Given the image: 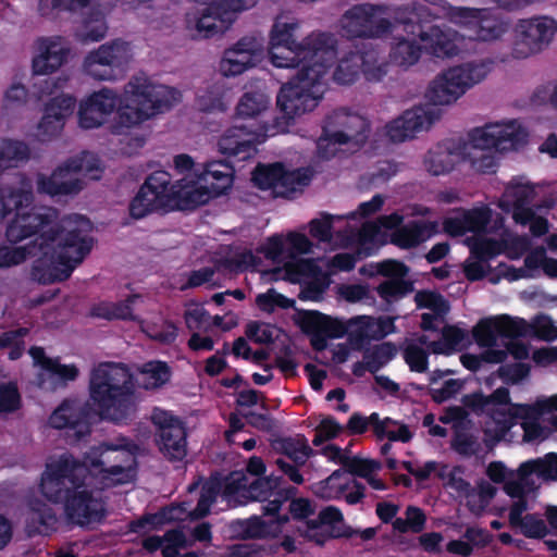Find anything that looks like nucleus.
I'll return each mask as SVG.
<instances>
[{
    "label": "nucleus",
    "mask_w": 557,
    "mask_h": 557,
    "mask_svg": "<svg viewBox=\"0 0 557 557\" xmlns=\"http://www.w3.org/2000/svg\"><path fill=\"white\" fill-rule=\"evenodd\" d=\"M88 472L100 476L106 485H116L135 479L137 461L133 453L121 447L101 446L87 456Z\"/></svg>",
    "instance_id": "nucleus-8"
},
{
    "label": "nucleus",
    "mask_w": 557,
    "mask_h": 557,
    "mask_svg": "<svg viewBox=\"0 0 557 557\" xmlns=\"http://www.w3.org/2000/svg\"><path fill=\"white\" fill-rule=\"evenodd\" d=\"M169 380V369L163 362H149L144 366L139 384L146 389H154Z\"/></svg>",
    "instance_id": "nucleus-50"
},
{
    "label": "nucleus",
    "mask_w": 557,
    "mask_h": 557,
    "mask_svg": "<svg viewBox=\"0 0 557 557\" xmlns=\"http://www.w3.org/2000/svg\"><path fill=\"white\" fill-rule=\"evenodd\" d=\"M472 335L479 346L488 348L494 346L497 337H499L496 318H485L480 320L473 327Z\"/></svg>",
    "instance_id": "nucleus-54"
},
{
    "label": "nucleus",
    "mask_w": 557,
    "mask_h": 557,
    "mask_svg": "<svg viewBox=\"0 0 557 557\" xmlns=\"http://www.w3.org/2000/svg\"><path fill=\"white\" fill-rule=\"evenodd\" d=\"M397 347L392 342H383L374 345L363 354V359L367 360L368 371L375 374L385 364L395 358Z\"/></svg>",
    "instance_id": "nucleus-41"
},
{
    "label": "nucleus",
    "mask_w": 557,
    "mask_h": 557,
    "mask_svg": "<svg viewBox=\"0 0 557 557\" xmlns=\"http://www.w3.org/2000/svg\"><path fill=\"white\" fill-rule=\"evenodd\" d=\"M196 175L203 181L214 196H220L232 187L234 169L225 161H211Z\"/></svg>",
    "instance_id": "nucleus-28"
},
{
    "label": "nucleus",
    "mask_w": 557,
    "mask_h": 557,
    "mask_svg": "<svg viewBox=\"0 0 557 557\" xmlns=\"http://www.w3.org/2000/svg\"><path fill=\"white\" fill-rule=\"evenodd\" d=\"M370 133L366 117L345 108L336 109L324 119L322 134L315 139V158L330 160L342 146L356 152L367 144Z\"/></svg>",
    "instance_id": "nucleus-5"
},
{
    "label": "nucleus",
    "mask_w": 557,
    "mask_h": 557,
    "mask_svg": "<svg viewBox=\"0 0 557 557\" xmlns=\"http://www.w3.org/2000/svg\"><path fill=\"white\" fill-rule=\"evenodd\" d=\"M337 59L336 39L327 33H315V86L324 71Z\"/></svg>",
    "instance_id": "nucleus-32"
},
{
    "label": "nucleus",
    "mask_w": 557,
    "mask_h": 557,
    "mask_svg": "<svg viewBox=\"0 0 557 557\" xmlns=\"http://www.w3.org/2000/svg\"><path fill=\"white\" fill-rule=\"evenodd\" d=\"M363 57L359 52L349 51L338 61L333 73L334 82L339 85L354 84L359 77Z\"/></svg>",
    "instance_id": "nucleus-36"
},
{
    "label": "nucleus",
    "mask_w": 557,
    "mask_h": 557,
    "mask_svg": "<svg viewBox=\"0 0 557 557\" xmlns=\"http://www.w3.org/2000/svg\"><path fill=\"white\" fill-rule=\"evenodd\" d=\"M168 190L171 210H193L215 197L208 186H198L195 183L182 184V182H177L172 185L170 182Z\"/></svg>",
    "instance_id": "nucleus-25"
},
{
    "label": "nucleus",
    "mask_w": 557,
    "mask_h": 557,
    "mask_svg": "<svg viewBox=\"0 0 557 557\" xmlns=\"http://www.w3.org/2000/svg\"><path fill=\"white\" fill-rule=\"evenodd\" d=\"M261 58L249 54L248 52H239L233 48L225 50L221 62V70L225 75H238L245 70L255 66Z\"/></svg>",
    "instance_id": "nucleus-40"
},
{
    "label": "nucleus",
    "mask_w": 557,
    "mask_h": 557,
    "mask_svg": "<svg viewBox=\"0 0 557 557\" xmlns=\"http://www.w3.org/2000/svg\"><path fill=\"white\" fill-rule=\"evenodd\" d=\"M29 354L35 363L51 375L62 380H74L77 375V369L74 366H63L58 359L48 358L41 347H32Z\"/></svg>",
    "instance_id": "nucleus-38"
},
{
    "label": "nucleus",
    "mask_w": 557,
    "mask_h": 557,
    "mask_svg": "<svg viewBox=\"0 0 557 557\" xmlns=\"http://www.w3.org/2000/svg\"><path fill=\"white\" fill-rule=\"evenodd\" d=\"M345 431V428L337 420L327 416L324 417L318 425H315V447L321 446L324 442L331 441Z\"/></svg>",
    "instance_id": "nucleus-63"
},
{
    "label": "nucleus",
    "mask_w": 557,
    "mask_h": 557,
    "mask_svg": "<svg viewBox=\"0 0 557 557\" xmlns=\"http://www.w3.org/2000/svg\"><path fill=\"white\" fill-rule=\"evenodd\" d=\"M30 157L28 146L20 140L3 139L0 141V175L16 166L20 162L27 161Z\"/></svg>",
    "instance_id": "nucleus-35"
},
{
    "label": "nucleus",
    "mask_w": 557,
    "mask_h": 557,
    "mask_svg": "<svg viewBox=\"0 0 557 557\" xmlns=\"http://www.w3.org/2000/svg\"><path fill=\"white\" fill-rule=\"evenodd\" d=\"M85 419L82 406L74 401H64L50 416L49 422L55 429L75 428Z\"/></svg>",
    "instance_id": "nucleus-37"
},
{
    "label": "nucleus",
    "mask_w": 557,
    "mask_h": 557,
    "mask_svg": "<svg viewBox=\"0 0 557 557\" xmlns=\"http://www.w3.org/2000/svg\"><path fill=\"white\" fill-rule=\"evenodd\" d=\"M129 58L128 45L121 40H114L89 52L84 61V70L95 79H112L114 78V67L123 65Z\"/></svg>",
    "instance_id": "nucleus-17"
},
{
    "label": "nucleus",
    "mask_w": 557,
    "mask_h": 557,
    "mask_svg": "<svg viewBox=\"0 0 557 557\" xmlns=\"http://www.w3.org/2000/svg\"><path fill=\"white\" fill-rule=\"evenodd\" d=\"M38 54L33 60L35 74L46 75L58 70L66 60L70 49L61 37L37 40Z\"/></svg>",
    "instance_id": "nucleus-24"
},
{
    "label": "nucleus",
    "mask_w": 557,
    "mask_h": 557,
    "mask_svg": "<svg viewBox=\"0 0 557 557\" xmlns=\"http://www.w3.org/2000/svg\"><path fill=\"white\" fill-rule=\"evenodd\" d=\"M487 75L483 63H466L448 69L438 75L429 86L425 98L430 108L447 106L460 98L470 87L480 83Z\"/></svg>",
    "instance_id": "nucleus-7"
},
{
    "label": "nucleus",
    "mask_w": 557,
    "mask_h": 557,
    "mask_svg": "<svg viewBox=\"0 0 557 557\" xmlns=\"http://www.w3.org/2000/svg\"><path fill=\"white\" fill-rule=\"evenodd\" d=\"M143 547L149 553L161 548L163 557H177L178 549L187 547V540L183 531L170 530L162 537L149 536L145 539Z\"/></svg>",
    "instance_id": "nucleus-31"
},
{
    "label": "nucleus",
    "mask_w": 557,
    "mask_h": 557,
    "mask_svg": "<svg viewBox=\"0 0 557 557\" xmlns=\"http://www.w3.org/2000/svg\"><path fill=\"white\" fill-rule=\"evenodd\" d=\"M74 172L84 174L91 180H99L103 172L101 160L92 152L83 151L77 156L67 159Z\"/></svg>",
    "instance_id": "nucleus-42"
},
{
    "label": "nucleus",
    "mask_w": 557,
    "mask_h": 557,
    "mask_svg": "<svg viewBox=\"0 0 557 557\" xmlns=\"http://www.w3.org/2000/svg\"><path fill=\"white\" fill-rule=\"evenodd\" d=\"M311 248L309 238L298 232H290L285 237L274 236L269 239L267 246V256L273 260L285 261L287 263H296L297 257L308 252Z\"/></svg>",
    "instance_id": "nucleus-22"
},
{
    "label": "nucleus",
    "mask_w": 557,
    "mask_h": 557,
    "mask_svg": "<svg viewBox=\"0 0 557 557\" xmlns=\"http://www.w3.org/2000/svg\"><path fill=\"white\" fill-rule=\"evenodd\" d=\"M451 448L458 455L470 458L480 451L481 445L472 434L458 431L451 440Z\"/></svg>",
    "instance_id": "nucleus-64"
},
{
    "label": "nucleus",
    "mask_w": 557,
    "mask_h": 557,
    "mask_svg": "<svg viewBox=\"0 0 557 557\" xmlns=\"http://www.w3.org/2000/svg\"><path fill=\"white\" fill-rule=\"evenodd\" d=\"M414 302L417 308L430 309L436 315H444L449 310L447 300L440 293L433 290L423 289L417 292Z\"/></svg>",
    "instance_id": "nucleus-52"
},
{
    "label": "nucleus",
    "mask_w": 557,
    "mask_h": 557,
    "mask_svg": "<svg viewBox=\"0 0 557 557\" xmlns=\"http://www.w3.org/2000/svg\"><path fill=\"white\" fill-rule=\"evenodd\" d=\"M437 17L429 7L417 2L399 9L396 16L397 22L403 24V29L407 35L418 37L422 45L403 36L394 37V44L389 51V60L394 65L407 70L418 63L423 50L442 59L458 53L455 42L456 33L436 24Z\"/></svg>",
    "instance_id": "nucleus-2"
},
{
    "label": "nucleus",
    "mask_w": 557,
    "mask_h": 557,
    "mask_svg": "<svg viewBox=\"0 0 557 557\" xmlns=\"http://www.w3.org/2000/svg\"><path fill=\"white\" fill-rule=\"evenodd\" d=\"M496 318L499 337L516 339L529 335L530 324L522 318L503 314Z\"/></svg>",
    "instance_id": "nucleus-47"
},
{
    "label": "nucleus",
    "mask_w": 557,
    "mask_h": 557,
    "mask_svg": "<svg viewBox=\"0 0 557 557\" xmlns=\"http://www.w3.org/2000/svg\"><path fill=\"white\" fill-rule=\"evenodd\" d=\"M116 95L110 89L94 92L79 107V124L84 128L100 126L116 107Z\"/></svg>",
    "instance_id": "nucleus-21"
},
{
    "label": "nucleus",
    "mask_w": 557,
    "mask_h": 557,
    "mask_svg": "<svg viewBox=\"0 0 557 557\" xmlns=\"http://www.w3.org/2000/svg\"><path fill=\"white\" fill-rule=\"evenodd\" d=\"M59 215V211L52 207H32L16 212L7 227L10 242L16 243L40 233V247L51 246L47 273H41L44 262L33 269V277L39 283L66 280L90 250L85 239V234L90 231L89 221L78 214L62 219Z\"/></svg>",
    "instance_id": "nucleus-1"
},
{
    "label": "nucleus",
    "mask_w": 557,
    "mask_h": 557,
    "mask_svg": "<svg viewBox=\"0 0 557 557\" xmlns=\"http://www.w3.org/2000/svg\"><path fill=\"white\" fill-rule=\"evenodd\" d=\"M281 484V479L270 475L250 478L244 471L231 472L224 481L222 496L231 507L247 504L250 500H267Z\"/></svg>",
    "instance_id": "nucleus-10"
},
{
    "label": "nucleus",
    "mask_w": 557,
    "mask_h": 557,
    "mask_svg": "<svg viewBox=\"0 0 557 557\" xmlns=\"http://www.w3.org/2000/svg\"><path fill=\"white\" fill-rule=\"evenodd\" d=\"M21 186L3 187L0 188V202H1V216L4 218L12 210L16 212L27 209V206L33 201V185L30 178L25 174L18 173L17 175Z\"/></svg>",
    "instance_id": "nucleus-27"
},
{
    "label": "nucleus",
    "mask_w": 557,
    "mask_h": 557,
    "mask_svg": "<svg viewBox=\"0 0 557 557\" xmlns=\"http://www.w3.org/2000/svg\"><path fill=\"white\" fill-rule=\"evenodd\" d=\"M405 362L408 364L410 371L417 373H424L429 369V351L421 346L410 343L403 352Z\"/></svg>",
    "instance_id": "nucleus-56"
},
{
    "label": "nucleus",
    "mask_w": 557,
    "mask_h": 557,
    "mask_svg": "<svg viewBox=\"0 0 557 557\" xmlns=\"http://www.w3.org/2000/svg\"><path fill=\"white\" fill-rule=\"evenodd\" d=\"M438 231L435 221L411 220L391 235V243L401 249L418 247Z\"/></svg>",
    "instance_id": "nucleus-26"
},
{
    "label": "nucleus",
    "mask_w": 557,
    "mask_h": 557,
    "mask_svg": "<svg viewBox=\"0 0 557 557\" xmlns=\"http://www.w3.org/2000/svg\"><path fill=\"white\" fill-rule=\"evenodd\" d=\"M381 4L362 3L347 10L341 18L342 30L347 38H380L391 32L392 23L377 13H385Z\"/></svg>",
    "instance_id": "nucleus-11"
},
{
    "label": "nucleus",
    "mask_w": 557,
    "mask_h": 557,
    "mask_svg": "<svg viewBox=\"0 0 557 557\" xmlns=\"http://www.w3.org/2000/svg\"><path fill=\"white\" fill-rule=\"evenodd\" d=\"M487 12L485 9H475L468 7H450L447 15L451 23L467 28L470 33L479 22L480 15Z\"/></svg>",
    "instance_id": "nucleus-53"
},
{
    "label": "nucleus",
    "mask_w": 557,
    "mask_h": 557,
    "mask_svg": "<svg viewBox=\"0 0 557 557\" xmlns=\"http://www.w3.org/2000/svg\"><path fill=\"white\" fill-rule=\"evenodd\" d=\"M347 334V325L315 310V351L324 348L323 337L341 338Z\"/></svg>",
    "instance_id": "nucleus-34"
},
{
    "label": "nucleus",
    "mask_w": 557,
    "mask_h": 557,
    "mask_svg": "<svg viewBox=\"0 0 557 557\" xmlns=\"http://www.w3.org/2000/svg\"><path fill=\"white\" fill-rule=\"evenodd\" d=\"M272 447L276 453L287 456L297 466L304 465L311 451L309 446L294 438L275 440L272 442Z\"/></svg>",
    "instance_id": "nucleus-43"
},
{
    "label": "nucleus",
    "mask_w": 557,
    "mask_h": 557,
    "mask_svg": "<svg viewBox=\"0 0 557 557\" xmlns=\"http://www.w3.org/2000/svg\"><path fill=\"white\" fill-rule=\"evenodd\" d=\"M342 467L352 475L367 478L380 468V463L371 459H363L347 454L342 460Z\"/></svg>",
    "instance_id": "nucleus-57"
},
{
    "label": "nucleus",
    "mask_w": 557,
    "mask_h": 557,
    "mask_svg": "<svg viewBox=\"0 0 557 557\" xmlns=\"http://www.w3.org/2000/svg\"><path fill=\"white\" fill-rule=\"evenodd\" d=\"M311 65H304L288 83L282 86L277 96L281 113L294 119L309 110L308 104L313 100Z\"/></svg>",
    "instance_id": "nucleus-15"
},
{
    "label": "nucleus",
    "mask_w": 557,
    "mask_h": 557,
    "mask_svg": "<svg viewBox=\"0 0 557 557\" xmlns=\"http://www.w3.org/2000/svg\"><path fill=\"white\" fill-rule=\"evenodd\" d=\"M134 383L128 369L120 363L99 364L91 374L90 396L103 419L120 421L135 410Z\"/></svg>",
    "instance_id": "nucleus-4"
},
{
    "label": "nucleus",
    "mask_w": 557,
    "mask_h": 557,
    "mask_svg": "<svg viewBox=\"0 0 557 557\" xmlns=\"http://www.w3.org/2000/svg\"><path fill=\"white\" fill-rule=\"evenodd\" d=\"M312 171L310 168L286 170L284 164H258L252 172V182L260 189L271 190L273 197L290 198L310 185Z\"/></svg>",
    "instance_id": "nucleus-9"
},
{
    "label": "nucleus",
    "mask_w": 557,
    "mask_h": 557,
    "mask_svg": "<svg viewBox=\"0 0 557 557\" xmlns=\"http://www.w3.org/2000/svg\"><path fill=\"white\" fill-rule=\"evenodd\" d=\"M428 171L435 176L450 172L454 169V158L449 150L437 147L430 150L424 160Z\"/></svg>",
    "instance_id": "nucleus-48"
},
{
    "label": "nucleus",
    "mask_w": 557,
    "mask_h": 557,
    "mask_svg": "<svg viewBox=\"0 0 557 557\" xmlns=\"http://www.w3.org/2000/svg\"><path fill=\"white\" fill-rule=\"evenodd\" d=\"M374 250L370 247H357L355 252H338L334 255L327 262L331 272L351 271L356 263L363 258L372 256Z\"/></svg>",
    "instance_id": "nucleus-44"
},
{
    "label": "nucleus",
    "mask_w": 557,
    "mask_h": 557,
    "mask_svg": "<svg viewBox=\"0 0 557 557\" xmlns=\"http://www.w3.org/2000/svg\"><path fill=\"white\" fill-rule=\"evenodd\" d=\"M287 275L292 282H304L306 288L299 293L300 299H313V262L300 260L296 263H287Z\"/></svg>",
    "instance_id": "nucleus-39"
},
{
    "label": "nucleus",
    "mask_w": 557,
    "mask_h": 557,
    "mask_svg": "<svg viewBox=\"0 0 557 557\" xmlns=\"http://www.w3.org/2000/svg\"><path fill=\"white\" fill-rule=\"evenodd\" d=\"M289 512L292 513L294 519L299 520L301 522L302 525L297 527L300 534L311 540L312 535L310 532L313 527L312 524H310L309 521H304L311 513L310 500L307 498L293 499L289 505Z\"/></svg>",
    "instance_id": "nucleus-58"
},
{
    "label": "nucleus",
    "mask_w": 557,
    "mask_h": 557,
    "mask_svg": "<svg viewBox=\"0 0 557 557\" xmlns=\"http://www.w3.org/2000/svg\"><path fill=\"white\" fill-rule=\"evenodd\" d=\"M125 106L119 111L121 125L131 127L156 115L171 106L170 92L164 86H156L147 78L135 77L126 86Z\"/></svg>",
    "instance_id": "nucleus-6"
},
{
    "label": "nucleus",
    "mask_w": 557,
    "mask_h": 557,
    "mask_svg": "<svg viewBox=\"0 0 557 557\" xmlns=\"http://www.w3.org/2000/svg\"><path fill=\"white\" fill-rule=\"evenodd\" d=\"M87 474L86 463L63 455L48 466L41 479L44 495L54 503L64 502L67 518L79 525L100 522L106 513L101 499L94 497L86 487Z\"/></svg>",
    "instance_id": "nucleus-3"
},
{
    "label": "nucleus",
    "mask_w": 557,
    "mask_h": 557,
    "mask_svg": "<svg viewBox=\"0 0 557 557\" xmlns=\"http://www.w3.org/2000/svg\"><path fill=\"white\" fill-rule=\"evenodd\" d=\"M245 334L249 339L269 347L280 338L281 330L267 323L252 322L247 325Z\"/></svg>",
    "instance_id": "nucleus-55"
},
{
    "label": "nucleus",
    "mask_w": 557,
    "mask_h": 557,
    "mask_svg": "<svg viewBox=\"0 0 557 557\" xmlns=\"http://www.w3.org/2000/svg\"><path fill=\"white\" fill-rule=\"evenodd\" d=\"M28 333V329L20 327L16 330H10L0 334V350L4 348H11L10 358L17 359L23 349V337Z\"/></svg>",
    "instance_id": "nucleus-62"
},
{
    "label": "nucleus",
    "mask_w": 557,
    "mask_h": 557,
    "mask_svg": "<svg viewBox=\"0 0 557 557\" xmlns=\"http://www.w3.org/2000/svg\"><path fill=\"white\" fill-rule=\"evenodd\" d=\"M58 522L57 513L50 506L37 503L28 511L26 531L29 536L48 535L57 529Z\"/></svg>",
    "instance_id": "nucleus-30"
},
{
    "label": "nucleus",
    "mask_w": 557,
    "mask_h": 557,
    "mask_svg": "<svg viewBox=\"0 0 557 557\" xmlns=\"http://www.w3.org/2000/svg\"><path fill=\"white\" fill-rule=\"evenodd\" d=\"M440 117L441 109L414 107L386 124V136L392 143H404L423 128H429Z\"/></svg>",
    "instance_id": "nucleus-18"
},
{
    "label": "nucleus",
    "mask_w": 557,
    "mask_h": 557,
    "mask_svg": "<svg viewBox=\"0 0 557 557\" xmlns=\"http://www.w3.org/2000/svg\"><path fill=\"white\" fill-rule=\"evenodd\" d=\"M531 367L528 363L515 362L502 364L496 373L498 377L507 385L518 384L530 374Z\"/></svg>",
    "instance_id": "nucleus-59"
},
{
    "label": "nucleus",
    "mask_w": 557,
    "mask_h": 557,
    "mask_svg": "<svg viewBox=\"0 0 557 557\" xmlns=\"http://www.w3.org/2000/svg\"><path fill=\"white\" fill-rule=\"evenodd\" d=\"M557 30V23L547 16L520 20L516 26L513 55L524 59L546 48Z\"/></svg>",
    "instance_id": "nucleus-13"
},
{
    "label": "nucleus",
    "mask_w": 557,
    "mask_h": 557,
    "mask_svg": "<svg viewBox=\"0 0 557 557\" xmlns=\"http://www.w3.org/2000/svg\"><path fill=\"white\" fill-rule=\"evenodd\" d=\"M268 107V99L264 95L259 92H246L238 106L237 112L242 116H255L265 110Z\"/></svg>",
    "instance_id": "nucleus-60"
},
{
    "label": "nucleus",
    "mask_w": 557,
    "mask_h": 557,
    "mask_svg": "<svg viewBox=\"0 0 557 557\" xmlns=\"http://www.w3.org/2000/svg\"><path fill=\"white\" fill-rule=\"evenodd\" d=\"M357 531L345 523L343 512L335 506H327L315 518V545H324L329 539H350Z\"/></svg>",
    "instance_id": "nucleus-23"
},
{
    "label": "nucleus",
    "mask_w": 557,
    "mask_h": 557,
    "mask_svg": "<svg viewBox=\"0 0 557 557\" xmlns=\"http://www.w3.org/2000/svg\"><path fill=\"white\" fill-rule=\"evenodd\" d=\"M287 521V516L280 517L276 520H270L269 522L255 517L247 521L245 534L248 537L274 536L281 531V525Z\"/></svg>",
    "instance_id": "nucleus-49"
},
{
    "label": "nucleus",
    "mask_w": 557,
    "mask_h": 557,
    "mask_svg": "<svg viewBox=\"0 0 557 557\" xmlns=\"http://www.w3.org/2000/svg\"><path fill=\"white\" fill-rule=\"evenodd\" d=\"M58 108L55 106H47L45 115L38 124V136L42 140L51 139L58 136L63 126L64 120L60 117V113H57Z\"/></svg>",
    "instance_id": "nucleus-51"
},
{
    "label": "nucleus",
    "mask_w": 557,
    "mask_h": 557,
    "mask_svg": "<svg viewBox=\"0 0 557 557\" xmlns=\"http://www.w3.org/2000/svg\"><path fill=\"white\" fill-rule=\"evenodd\" d=\"M262 143V134L247 125H235L227 128L220 137L218 147L221 153L238 157L243 160L257 152V144Z\"/></svg>",
    "instance_id": "nucleus-20"
},
{
    "label": "nucleus",
    "mask_w": 557,
    "mask_h": 557,
    "mask_svg": "<svg viewBox=\"0 0 557 557\" xmlns=\"http://www.w3.org/2000/svg\"><path fill=\"white\" fill-rule=\"evenodd\" d=\"M151 421L158 428L161 453L170 460H182L187 454V433L182 421L161 409H154Z\"/></svg>",
    "instance_id": "nucleus-16"
},
{
    "label": "nucleus",
    "mask_w": 557,
    "mask_h": 557,
    "mask_svg": "<svg viewBox=\"0 0 557 557\" xmlns=\"http://www.w3.org/2000/svg\"><path fill=\"white\" fill-rule=\"evenodd\" d=\"M395 331V319L392 317L368 318L363 327L356 333H351L349 339L351 343L358 344H362L366 338L380 341L393 334Z\"/></svg>",
    "instance_id": "nucleus-33"
},
{
    "label": "nucleus",
    "mask_w": 557,
    "mask_h": 557,
    "mask_svg": "<svg viewBox=\"0 0 557 557\" xmlns=\"http://www.w3.org/2000/svg\"><path fill=\"white\" fill-rule=\"evenodd\" d=\"M504 34V27L493 17L486 15V12L479 17L471 33L470 39L479 41H490L499 38Z\"/></svg>",
    "instance_id": "nucleus-46"
},
{
    "label": "nucleus",
    "mask_w": 557,
    "mask_h": 557,
    "mask_svg": "<svg viewBox=\"0 0 557 557\" xmlns=\"http://www.w3.org/2000/svg\"><path fill=\"white\" fill-rule=\"evenodd\" d=\"M270 45L271 60L277 67H295L302 62L310 65L313 59V51L305 46L281 45L280 41Z\"/></svg>",
    "instance_id": "nucleus-29"
},
{
    "label": "nucleus",
    "mask_w": 557,
    "mask_h": 557,
    "mask_svg": "<svg viewBox=\"0 0 557 557\" xmlns=\"http://www.w3.org/2000/svg\"><path fill=\"white\" fill-rule=\"evenodd\" d=\"M37 190L49 196H73L83 190L85 182L72 169L69 160L62 162L47 176L37 175Z\"/></svg>",
    "instance_id": "nucleus-19"
},
{
    "label": "nucleus",
    "mask_w": 557,
    "mask_h": 557,
    "mask_svg": "<svg viewBox=\"0 0 557 557\" xmlns=\"http://www.w3.org/2000/svg\"><path fill=\"white\" fill-rule=\"evenodd\" d=\"M414 289L413 282L409 280H386L377 285V295L386 302L404 298Z\"/></svg>",
    "instance_id": "nucleus-45"
},
{
    "label": "nucleus",
    "mask_w": 557,
    "mask_h": 557,
    "mask_svg": "<svg viewBox=\"0 0 557 557\" xmlns=\"http://www.w3.org/2000/svg\"><path fill=\"white\" fill-rule=\"evenodd\" d=\"M170 175L163 171L152 173L140 187L129 205L131 215L135 219L157 210H171L169 196Z\"/></svg>",
    "instance_id": "nucleus-14"
},
{
    "label": "nucleus",
    "mask_w": 557,
    "mask_h": 557,
    "mask_svg": "<svg viewBox=\"0 0 557 557\" xmlns=\"http://www.w3.org/2000/svg\"><path fill=\"white\" fill-rule=\"evenodd\" d=\"M463 218L468 232H483L491 222L492 210L487 206L473 208L466 211Z\"/></svg>",
    "instance_id": "nucleus-61"
},
{
    "label": "nucleus",
    "mask_w": 557,
    "mask_h": 557,
    "mask_svg": "<svg viewBox=\"0 0 557 557\" xmlns=\"http://www.w3.org/2000/svg\"><path fill=\"white\" fill-rule=\"evenodd\" d=\"M529 133L516 121L507 124H486L469 133V141L475 149L506 152L517 150L528 143Z\"/></svg>",
    "instance_id": "nucleus-12"
}]
</instances>
